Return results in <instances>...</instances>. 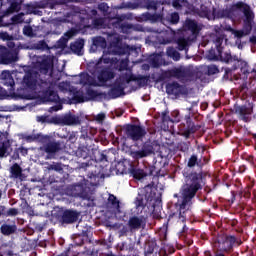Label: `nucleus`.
Here are the masks:
<instances>
[{
    "instance_id": "f257e3e1",
    "label": "nucleus",
    "mask_w": 256,
    "mask_h": 256,
    "mask_svg": "<svg viewBox=\"0 0 256 256\" xmlns=\"http://www.w3.org/2000/svg\"><path fill=\"white\" fill-rule=\"evenodd\" d=\"M193 167H199L197 162L189 161L187 167L183 171L186 184L180 191V196L177 202V207L180 209V221H185V211H187L191 205V199L195 197L197 191L201 185H203V175L201 173H193L191 169Z\"/></svg>"
},
{
    "instance_id": "f03ea898",
    "label": "nucleus",
    "mask_w": 256,
    "mask_h": 256,
    "mask_svg": "<svg viewBox=\"0 0 256 256\" xmlns=\"http://www.w3.org/2000/svg\"><path fill=\"white\" fill-rule=\"evenodd\" d=\"M118 171L131 175L134 179L141 180L147 175H161V161L137 162V161H118L116 165Z\"/></svg>"
},
{
    "instance_id": "7ed1b4c3",
    "label": "nucleus",
    "mask_w": 256,
    "mask_h": 256,
    "mask_svg": "<svg viewBox=\"0 0 256 256\" xmlns=\"http://www.w3.org/2000/svg\"><path fill=\"white\" fill-rule=\"evenodd\" d=\"M161 203V195L157 193L155 186L148 185L138 191L136 198V207H152Z\"/></svg>"
},
{
    "instance_id": "20e7f679",
    "label": "nucleus",
    "mask_w": 256,
    "mask_h": 256,
    "mask_svg": "<svg viewBox=\"0 0 256 256\" xmlns=\"http://www.w3.org/2000/svg\"><path fill=\"white\" fill-rule=\"evenodd\" d=\"M12 142H13L12 140H9V132H1L0 157H9L10 155L11 159H13L14 161H17V159H20L19 155H22V157H25V155L29 153V150L25 147H19L13 150L11 148Z\"/></svg>"
},
{
    "instance_id": "39448f33",
    "label": "nucleus",
    "mask_w": 256,
    "mask_h": 256,
    "mask_svg": "<svg viewBox=\"0 0 256 256\" xmlns=\"http://www.w3.org/2000/svg\"><path fill=\"white\" fill-rule=\"evenodd\" d=\"M235 7L236 9H241V7H244L243 29L237 30L235 32V37L241 39L245 37V35H249L251 31H253V21H255V13L251 9V6L243 1H238Z\"/></svg>"
},
{
    "instance_id": "423d86ee",
    "label": "nucleus",
    "mask_w": 256,
    "mask_h": 256,
    "mask_svg": "<svg viewBox=\"0 0 256 256\" xmlns=\"http://www.w3.org/2000/svg\"><path fill=\"white\" fill-rule=\"evenodd\" d=\"M178 129L182 137H185V139H189V137L195 135V133H197V131L201 129V125L196 124L195 121H193V115H191V112H188L182 118V122L178 126Z\"/></svg>"
},
{
    "instance_id": "0eeeda50",
    "label": "nucleus",
    "mask_w": 256,
    "mask_h": 256,
    "mask_svg": "<svg viewBox=\"0 0 256 256\" xmlns=\"http://www.w3.org/2000/svg\"><path fill=\"white\" fill-rule=\"evenodd\" d=\"M164 75L168 79H178V81H182V83H187V81L193 79V71L184 66L168 69L164 72Z\"/></svg>"
},
{
    "instance_id": "6e6552de",
    "label": "nucleus",
    "mask_w": 256,
    "mask_h": 256,
    "mask_svg": "<svg viewBox=\"0 0 256 256\" xmlns=\"http://www.w3.org/2000/svg\"><path fill=\"white\" fill-rule=\"evenodd\" d=\"M124 131L126 137L132 141H140V139H143L147 135L145 127L137 124H126Z\"/></svg>"
},
{
    "instance_id": "1a4fd4ad",
    "label": "nucleus",
    "mask_w": 256,
    "mask_h": 256,
    "mask_svg": "<svg viewBox=\"0 0 256 256\" xmlns=\"http://www.w3.org/2000/svg\"><path fill=\"white\" fill-rule=\"evenodd\" d=\"M237 2L235 4H232L230 9H219L216 10L213 8L212 10V19H227L228 17H231L232 13H237V11H241V13H245V6H242L241 8H236Z\"/></svg>"
},
{
    "instance_id": "9d476101",
    "label": "nucleus",
    "mask_w": 256,
    "mask_h": 256,
    "mask_svg": "<svg viewBox=\"0 0 256 256\" xmlns=\"http://www.w3.org/2000/svg\"><path fill=\"white\" fill-rule=\"evenodd\" d=\"M0 61L3 65H11L19 61V54L14 50H8L7 47L0 45Z\"/></svg>"
},
{
    "instance_id": "9b49d317",
    "label": "nucleus",
    "mask_w": 256,
    "mask_h": 256,
    "mask_svg": "<svg viewBox=\"0 0 256 256\" xmlns=\"http://www.w3.org/2000/svg\"><path fill=\"white\" fill-rule=\"evenodd\" d=\"M125 76H122L120 80H116L111 89L108 91L110 99H119L121 95H125Z\"/></svg>"
},
{
    "instance_id": "f8f14e48",
    "label": "nucleus",
    "mask_w": 256,
    "mask_h": 256,
    "mask_svg": "<svg viewBox=\"0 0 256 256\" xmlns=\"http://www.w3.org/2000/svg\"><path fill=\"white\" fill-rule=\"evenodd\" d=\"M235 113L241 121L249 123V121H251V115H253V103L235 107Z\"/></svg>"
},
{
    "instance_id": "ddd939ff",
    "label": "nucleus",
    "mask_w": 256,
    "mask_h": 256,
    "mask_svg": "<svg viewBox=\"0 0 256 256\" xmlns=\"http://www.w3.org/2000/svg\"><path fill=\"white\" fill-rule=\"evenodd\" d=\"M44 151L47 154L46 159H57V153L63 151L60 141L48 142L44 145Z\"/></svg>"
},
{
    "instance_id": "4468645a",
    "label": "nucleus",
    "mask_w": 256,
    "mask_h": 256,
    "mask_svg": "<svg viewBox=\"0 0 256 256\" xmlns=\"http://www.w3.org/2000/svg\"><path fill=\"white\" fill-rule=\"evenodd\" d=\"M166 93L174 95V97H181V95H187V87L179 84V82H172L166 85Z\"/></svg>"
},
{
    "instance_id": "2eb2a0df",
    "label": "nucleus",
    "mask_w": 256,
    "mask_h": 256,
    "mask_svg": "<svg viewBox=\"0 0 256 256\" xmlns=\"http://www.w3.org/2000/svg\"><path fill=\"white\" fill-rule=\"evenodd\" d=\"M36 69L41 75H47L53 69V58L51 56H44L41 61L36 63Z\"/></svg>"
},
{
    "instance_id": "dca6fc26",
    "label": "nucleus",
    "mask_w": 256,
    "mask_h": 256,
    "mask_svg": "<svg viewBox=\"0 0 256 256\" xmlns=\"http://www.w3.org/2000/svg\"><path fill=\"white\" fill-rule=\"evenodd\" d=\"M97 165L96 167H99V170H94V173H92L89 176L90 180H87V183H90V185H97L99 179L105 177V175H107V167H103V162H96Z\"/></svg>"
},
{
    "instance_id": "f3484780",
    "label": "nucleus",
    "mask_w": 256,
    "mask_h": 256,
    "mask_svg": "<svg viewBox=\"0 0 256 256\" xmlns=\"http://www.w3.org/2000/svg\"><path fill=\"white\" fill-rule=\"evenodd\" d=\"M78 148L91 149L93 147V138L89 136V131L82 128L81 135L78 137Z\"/></svg>"
},
{
    "instance_id": "a211bd4d",
    "label": "nucleus",
    "mask_w": 256,
    "mask_h": 256,
    "mask_svg": "<svg viewBox=\"0 0 256 256\" xmlns=\"http://www.w3.org/2000/svg\"><path fill=\"white\" fill-rule=\"evenodd\" d=\"M153 145V142H145L142 146V150L134 152L132 156L134 159H143V157H147L148 155H151V153H155Z\"/></svg>"
},
{
    "instance_id": "6ab92c4d",
    "label": "nucleus",
    "mask_w": 256,
    "mask_h": 256,
    "mask_svg": "<svg viewBox=\"0 0 256 256\" xmlns=\"http://www.w3.org/2000/svg\"><path fill=\"white\" fill-rule=\"evenodd\" d=\"M97 79L99 83H107V81H111V79H115V72L111 70L109 67L102 68L98 72Z\"/></svg>"
},
{
    "instance_id": "aec40b11",
    "label": "nucleus",
    "mask_w": 256,
    "mask_h": 256,
    "mask_svg": "<svg viewBox=\"0 0 256 256\" xmlns=\"http://www.w3.org/2000/svg\"><path fill=\"white\" fill-rule=\"evenodd\" d=\"M124 79L126 83H131V81H137L138 85H147L151 81V75L145 76H135L134 74H125Z\"/></svg>"
},
{
    "instance_id": "412c9836",
    "label": "nucleus",
    "mask_w": 256,
    "mask_h": 256,
    "mask_svg": "<svg viewBox=\"0 0 256 256\" xmlns=\"http://www.w3.org/2000/svg\"><path fill=\"white\" fill-rule=\"evenodd\" d=\"M42 99L46 103H59V101H61L59 93H57V91H55L53 88L43 91Z\"/></svg>"
},
{
    "instance_id": "4be33fe9",
    "label": "nucleus",
    "mask_w": 256,
    "mask_h": 256,
    "mask_svg": "<svg viewBox=\"0 0 256 256\" xmlns=\"http://www.w3.org/2000/svg\"><path fill=\"white\" fill-rule=\"evenodd\" d=\"M94 157H90L88 161H109L111 159V155H114L112 151H99L96 150L93 152Z\"/></svg>"
},
{
    "instance_id": "5701e85b",
    "label": "nucleus",
    "mask_w": 256,
    "mask_h": 256,
    "mask_svg": "<svg viewBox=\"0 0 256 256\" xmlns=\"http://www.w3.org/2000/svg\"><path fill=\"white\" fill-rule=\"evenodd\" d=\"M84 47H85V39L79 38L70 44V51H72L74 55H78L79 57H81V55H83Z\"/></svg>"
},
{
    "instance_id": "b1692460",
    "label": "nucleus",
    "mask_w": 256,
    "mask_h": 256,
    "mask_svg": "<svg viewBox=\"0 0 256 256\" xmlns=\"http://www.w3.org/2000/svg\"><path fill=\"white\" fill-rule=\"evenodd\" d=\"M98 97H100V99H107V94L105 92L94 90L93 88L86 89V103L88 101H95Z\"/></svg>"
},
{
    "instance_id": "393cba45",
    "label": "nucleus",
    "mask_w": 256,
    "mask_h": 256,
    "mask_svg": "<svg viewBox=\"0 0 256 256\" xmlns=\"http://www.w3.org/2000/svg\"><path fill=\"white\" fill-rule=\"evenodd\" d=\"M37 76L28 74L23 78V85L26 89H30L31 91H36L37 89Z\"/></svg>"
},
{
    "instance_id": "a878e982",
    "label": "nucleus",
    "mask_w": 256,
    "mask_h": 256,
    "mask_svg": "<svg viewBox=\"0 0 256 256\" xmlns=\"http://www.w3.org/2000/svg\"><path fill=\"white\" fill-rule=\"evenodd\" d=\"M68 195L72 197H81L82 199H87V190L83 187V185H75L70 188L68 191Z\"/></svg>"
},
{
    "instance_id": "bb28decb",
    "label": "nucleus",
    "mask_w": 256,
    "mask_h": 256,
    "mask_svg": "<svg viewBox=\"0 0 256 256\" xmlns=\"http://www.w3.org/2000/svg\"><path fill=\"white\" fill-rule=\"evenodd\" d=\"M156 147H158L159 151L156 152L157 157H160V159H165V161H171L173 159V152L170 148L165 146H160L156 144Z\"/></svg>"
},
{
    "instance_id": "cd10ccee",
    "label": "nucleus",
    "mask_w": 256,
    "mask_h": 256,
    "mask_svg": "<svg viewBox=\"0 0 256 256\" xmlns=\"http://www.w3.org/2000/svg\"><path fill=\"white\" fill-rule=\"evenodd\" d=\"M72 98L70 99V103L73 105H79V103H87L85 94L81 90H71Z\"/></svg>"
},
{
    "instance_id": "c85d7f7f",
    "label": "nucleus",
    "mask_w": 256,
    "mask_h": 256,
    "mask_svg": "<svg viewBox=\"0 0 256 256\" xmlns=\"http://www.w3.org/2000/svg\"><path fill=\"white\" fill-rule=\"evenodd\" d=\"M113 26L121 29V33H131V30L134 28L133 24L123 22L121 19H118L116 22H114Z\"/></svg>"
},
{
    "instance_id": "c756f323",
    "label": "nucleus",
    "mask_w": 256,
    "mask_h": 256,
    "mask_svg": "<svg viewBox=\"0 0 256 256\" xmlns=\"http://www.w3.org/2000/svg\"><path fill=\"white\" fill-rule=\"evenodd\" d=\"M59 122L62 125H79L80 123L79 117L71 114L65 115L64 117L60 118Z\"/></svg>"
},
{
    "instance_id": "7c9ffc66",
    "label": "nucleus",
    "mask_w": 256,
    "mask_h": 256,
    "mask_svg": "<svg viewBox=\"0 0 256 256\" xmlns=\"http://www.w3.org/2000/svg\"><path fill=\"white\" fill-rule=\"evenodd\" d=\"M185 27L188 31H191L192 35H199V32L201 31L199 24H197V21L195 20L187 19L185 21Z\"/></svg>"
},
{
    "instance_id": "2f4dec72",
    "label": "nucleus",
    "mask_w": 256,
    "mask_h": 256,
    "mask_svg": "<svg viewBox=\"0 0 256 256\" xmlns=\"http://www.w3.org/2000/svg\"><path fill=\"white\" fill-rule=\"evenodd\" d=\"M62 219L64 223H75L79 219V213L67 210L64 212Z\"/></svg>"
},
{
    "instance_id": "473e14b6",
    "label": "nucleus",
    "mask_w": 256,
    "mask_h": 256,
    "mask_svg": "<svg viewBox=\"0 0 256 256\" xmlns=\"http://www.w3.org/2000/svg\"><path fill=\"white\" fill-rule=\"evenodd\" d=\"M145 225V218L143 217H132L129 220V227L132 229H140Z\"/></svg>"
},
{
    "instance_id": "72a5a7b5",
    "label": "nucleus",
    "mask_w": 256,
    "mask_h": 256,
    "mask_svg": "<svg viewBox=\"0 0 256 256\" xmlns=\"http://www.w3.org/2000/svg\"><path fill=\"white\" fill-rule=\"evenodd\" d=\"M37 89H39L40 93L43 94V91H49L50 89H53V83H51L49 80L39 79L37 82Z\"/></svg>"
},
{
    "instance_id": "f704fd0d",
    "label": "nucleus",
    "mask_w": 256,
    "mask_h": 256,
    "mask_svg": "<svg viewBox=\"0 0 256 256\" xmlns=\"http://www.w3.org/2000/svg\"><path fill=\"white\" fill-rule=\"evenodd\" d=\"M219 61H222V63H233L234 61H239V57L231 55V51H229L221 54Z\"/></svg>"
},
{
    "instance_id": "c9c22d12",
    "label": "nucleus",
    "mask_w": 256,
    "mask_h": 256,
    "mask_svg": "<svg viewBox=\"0 0 256 256\" xmlns=\"http://www.w3.org/2000/svg\"><path fill=\"white\" fill-rule=\"evenodd\" d=\"M234 243H235V237L226 236L225 240L222 243V247H220V249H222V251H229V249H231V247H233Z\"/></svg>"
},
{
    "instance_id": "e433bc0d",
    "label": "nucleus",
    "mask_w": 256,
    "mask_h": 256,
    "mask_svg": "<svg viewBox=\"0 0 256 256\" xmlns=\"http://www.w3.org/2000/svg\"><path fill=\"white\" fill-rule=\"evenodd\" d=\"M166 54L168 57L173 59V61H179L181 59V54L179 53V51H177V49L172 46L167 48Z\"/></svg>"
},
{
    "instance_id": "4c0bfd02",
    "label": "nucleus",
    "mask_w": 256,
    "mask_h": 256,
    "mask_svg": "<svg viewBox=\"0 0 256 256\" xmlns=\"http://www.w3.org/2000/svg\"><path fill=\"white\" fill-rule=\"evenodd\" d=\"M90 153L91 148H78L76 151V157H79V159H89Z\"/></svg>"
},
{
    "instance_id": "58836bf2",
    "label": "nucleus",
    "mask_w": 256,
    "mask_h": 256,
    "mask_svg": "<svg viewBox=\"0 0 256 256\" xmlns=\"http://www.w3.org/2000/svg\"><path fill=\"white\" fill-rule=\"evenodd\" d=\"M15 231H17V227L15 225L4 224L1 226V232L3 235H11L12 233H15Z\"/></svg>"
},
{
    "instance_id": "ea45409f",
    "label": "nucleus",
    "mask_w": 256,
    "mask_h": 256,
    "mask_svg": "<svg viewBox=\"0 0 256 256\" xmlns=\"http://www.w3.org/2000/svg\"><path fill=\"white\" fill-rule=\"evenodd\" d=\"M222 53L223 51L219 52L217 48L216 50L212 48L208 52V58L210 59V61H219Z\"/></svg>"
},
{
    "instance_id": "a19ab883",
    "label": "nucleus",
    "mask_w": 256,
    "mask_h": 256,
    "mask_svg": "<svg viewBox=\"0 0 256 256\" xmlns=\"http://www.w3.org/2000/svg\"><path fill=\"white\" fill-rule=\"evenodd\" d=\"M198 15L203 19H211V10L207 6L202 5L198 11Z\"/></svg>"
},
{
    "instance_id": "79ce46f5",
    "label": "nucleus",
    "mask_w": 256,
    "mask_h": 256,
    "mask_svg": "<svg viewBox=\"0 0 256 256\" xmlns=\"http://www.w3.org/2000/svg\"><path fill=\"white\" fill-rule=\"evenodd\" d=\"M223 41H225V36L224 35H218L214 39L216 49L219 53H221V51H223Z\"/></svg>"
},
{
    "instance_id": "37998d69",
    "label": "nucleus",
    "mask_w": 256,
    "mask_h": 256,
    "mask_svg": "<svg viewBox=\"0 0 256 256\" xmlns=\"http://www.w3.org/2000/svg\"><path fill=\"white\" fill-rule=\"evenodd\" d=\"M108 203L112 205L114 212L119 213V200L114 195H110L108 198Z\"/></svg>"
},
{
    "instance_id": "c03bdc74",
    "label": "nucleus",
    "mask_w": 256,
    "mask_h": 256,
    "mask_svg": "<svg viewBox=\"0 0 256 256\" xmlns=\"http://www.w3.org/2000/svg\"><path fill=\"white\" fill-rule=\"evenodd\" d=\"M69 3L68 0H50L47 5L49 9H56L57 5H67Z\"/></svg>"
},
{
    "instance_id": "a18cd8bd",
    "label": "nucleus",
    "mask_w": 256,
    "mask_h": 256,
    "mask_svg": "<svg viewBox=\"0 0 256 256\" xmlns=\"http://www.w3.org/2000/svg\"><path fill=\"white\" fill-rule=\"evenodd\" d=\"M35 49L38 51H47L49 50V44L45 40H40L34 45Z\"/></svg>"
},
{
    "instance_id": "49530a36",
    "label": "nucleus",
    "mask_w": 256,
    "mask_h": 256,
    "mask_svg": "<svg viewBox=\"0 0 256 256\" xmlns=\"http://www.w3.org/2000/svg\"><path fill=\"white\" fill-rule=\"evenodd\" d=\"M253 71H255V69L252 70L251 67H249V63H241V73H243V75H249L250 73H253Z\"/></svg>"
},
{
    "instance_id": "de8ad7c7",
    "label": "nucleus",
    "mask_w": 256,
    "mask_h": 256,
    "mask_svg": "<svg viewBox=\"0 0 256 256\" xmlns=\"http://www.w3.org/2000/svg\"><path fill=\"white\" fill-rule=\"evenodd\" d=\"M178 50L179 51H185L187 48V39L180 37L177 40Z\"/></svg>"
},
{
    "instance_id": "09e8293b",
    "label": "nucleus",
    "mask_w": 256,
    "mask_h": 256,
    "mask_svg": "<svg viewBox=\"0 0 256 256\" xmlns=\"http://www.w3.org/2000/svg\"><path fill=\"white\" fill-rule=\"evenodd\" d=\"M162 123H173V119H171V116H169V110H165L161 114Z\"/></svg>"
},
{
    "instance_id": "8fccbe9b",
    "label": "nucleus",
    "mask_w": 256,
    "mask_h": 256,
    "mask_svg": "<svg viewBox=\"0 0 256 256\" xmlns=\"http://www.w3.org/2000/svg\"><path fill=\"white\" fill-rule=\"evenodd\" d=\"M107 41L105 40V38L99 36L93 39V45H95V47H103V45H106Z\"/></svg>"
},
{
    "instance_id": "3c124183",
    "label": "nucleus",
    "mask_w": 256,
    "mask_h": 256,
    "mask_svg": "<svg viewBox=\"0 0 256 256\" xmlns=\"http://www.w3.org/2000/svg\"><path fill=\"white\" fill-rule=\"evenodd\" d=\"M165 72L160 74L158 77L156 76L155 73L150 75V79H152V81H154V83H161V81H165Z\"/></svg>"
},
{
    "instance_id": "603ef678",
    "label": "nucleus",
    "mask_w": 256,
    "mask_h": 256,
    "mask_svg": "<svg viewBox=\"0 0 256 256\" xmlns=\"http://www.w3.org/2000/svg\"><path fill=\"white\" fill-rule=\"evenodd\" d=\"M119 71H127L129 69V59H122L119 63Z\"/></svg>"
},
{
    "instance_id": "864d4df0",
    "label": "nucleus",
    "mask_w": 256,
    "mask_h": 256,
    "mask_svg": "<svg viewBox=\"0 0 256 256\" xmlns=\"http://www.w3.org/2000/svg\"><path fill=\"white\" fill-rule=\"evenodd\" d=\"M217 73H219V68L217 65L207 66V75H217Z\"/></svg>"
},
{
    "instance_id": "5fc2aeb1",
    "label": "nucleus",
    "mask_w": 256,
    "mask_h": 256,
    "mask_svg": "<svg viewBox=\"0 0 256 256\" xmlns=\"http://www.w3.org/2000/svg\"><path fill=\"white\" fill-rule=\"evenodd\" d=\"M11 174L13 175V177H19V175H21V167H19V165L14 164L11 167Z\"/></svg>"
},
{
    "instance_id": "6e6d98bb",
    "label": "nucleus",
    "mask_w": 256,
    "mask_h": 256,
    "mask_svg": "<svg viewBox=\"0 0 256 256\" xmlns=\"http://www.w3.org/2000/svg\"><path fill=\"white\" fill-rule=\"evenodd\" d=\"M179 13L177 12H173L170 16V23L171 25H177V23H179Z\"/></svg>"
},
{
    "instance_id": "4d7b16f0",
    "label": "nucleus",
    "mask_w": 256,
    "mask_h": 256,
    "mask_svg": "<svg viewBox=\"0 0 256 256\" xmlns=\"http://www.w3.org/2000/svg\"><path fill=\"white\" fill-rule=\"evenodd\" d=\"M34 139H36V141H39L40 143H47V141H49V136L43 134H36V137H34Z\"/></svg>"
},
{
    "instance_id": "13d9d810",
    "label": "nucleus",
    "mask_w": 256,
    "mask_h": 256,
    "mask_svg": "<svg viewBox=\"0 0 256 256\" xmlns=\"http://www.w3.org/2000/svg\"><path fill=\"white\" fill-rule=\"evenodd\" d=\"M23 35H25L26 37H33V27L24 26Z\"/></svg>"
},
{
    "instance_id": "bf43d9fd",
    "label": "nucleus",
    "mask_w": 256,
    "mask_h": 256,
    "mask_svg": "<svg viewBox=\"0 0 256 256\" xmlns=\"http://www.w3.org/2000/svg\"><path fill=\"white\" fill-rule=\"evenodd\" d=\"M36 121L38 123H52V121L49 120V116H45V115L37 116Z\"/></svg>"
},
{
    "instance_id": "052dcab7",
    "label": "nucleus",
    "mask_w": 256,
    "mask_h": 256,
    "mask_svg": "<svg viewBox=\"0 0 256 256\" xmlns=\"http://www.w3.org/2000/svg\"><path fill=\"white\" fill-rule=\"evenodd\" d=\"M82 129L88 131V135L92 139H93V137H95V135H97V129L96 128L90 127V128H82Z\"/></svg>"
},
{
    "instance_id": "680f3d73",
    "label": "nucleus",
    "mask_w": 256,
    "mask_h": 256,
    "mask_svg": "<svg viewBox=\"0 0 256 256\" xmlns=\"http://www.w3.org/2000/svg\"><path fill=\"white\" fill-rule=\"evenodd\" d=\"M99 11H102L103 13H107L109 11V5L107 3L103 2L98 5Z\"/></svg>"
},
{
    "instance_id": "e2e57ef3",
    "label": "nucleus",
    "mask_w": 256,
    "mask_h": 256,
    "mask_svg": "<svg viewBox=\"0 0 256 256\" xmlns=\"http://www.w3.org/2000/svg\"><path fill=\"white\" fill-rule=\"evenodd\" d=\"M16 99H25L26 101L31 100V95L29 94H21V93H17L15 94Z\"/></svg>"
},
{
    "instance_id": "0e129e2a",
    "label": "nucleus",
    "mask_w": 256,
    "mask_h": 256,
    "mask_svg": "<svg viewBox=\"0 0 256 256\" xmlns=\"http://www.w3.org/2000/svg\"><path fill=\"white\" fill-rule=\"evenodd\" d=\"M144 19H146V21H153L155 19H157V16L155 14H151L149 12L143 14Z\"/></svg>"
},
{
    "instance_id": "69168bd1",
    "label": "nucleus",
    "mask_w": 256,
    "mask_h": 256,
    "mask_svg": "<svg viewBox=\"0 0 256 256\" xmlns=\"http://www.w3.org/2000/svg\"><path fill=\"white\" fill-rule=\"evenodd\" d=\"M172 117H174V121H176V123L183 121V119H181V114L179 113V111L172 112Z\"/></svg>"
},
{
    "instance_id": "338daca9",
    "label": "nucleus",
    "mask_w": 256,
    "mask_h": 256,
    "mask_svg": "<svg viewBox=\"0 0 256 256\" xmlns=\"http://www.w3.org/2000/svg\"><path fill=\"white\" fill-rule=\"evenodd\" d=\"M0 77L1 79H4V80L11 79V72L4 70L2 71Z\"/></svg>"
},
{
    "instance_id": "774afa93",
    "label": "nucleus",
    "mask_w": 256,
    "mask_h": 256,
    "mask_svg": "<svg viewBox=\"0 0 256 256\" xmlns=\"http://www.w3.org/2000/svg\"><path fill=\"white\" fill-rule=\"evenodd\" d=\"M96 121H98V123H103V121H105V113H99L96 115Z\"/></svg>"
}]
</instances>
